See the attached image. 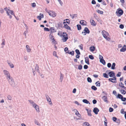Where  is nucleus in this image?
<instances>
[{
	"instance_id": "obj_18",
	"label": "nucleus",
	"mask_w": 126,
	"mask_h": 126,
	"mask_svg": "<svg viewBox=\"0 0 126 126\" xmlns=\"http://www.w3.org/2000/svg\"><path fill=\"white\" fill-rule=\"evenodd\" d=\"M7 63L11 68H13L14 67V65L11 63L9 62L8 61H7Z\"/></svg>"
},
{
	"instance_id": "obj_15",
	"label": "nucleus",
	"mask_w": 126,
	"mask_h": 126,
	"mask_svg": "<svg viewBox=\"0 0 126 126\" xmlns=\"http://www.w3.org/2000/svg\"><path fill=\"white\" fill-rule=\"evenodd\" d=\"M26 48L27 52H30L31 50V49L30 48L28 45H27L26 46Z\"/></svg>"
},
{
	"instance_id": "obj_44",
	"label": "nucleus",
	"mask_w": 126,
	"mask_h": 126,
	"mask_svg": "<svg viewBox=\"0 0 126 126\" xmlns=\"http://www.w3.org/2000/svg\"><path fill=\"white\" fill-rule=\"evenodd\" d=\"M44 30L45 31L49 32V31L50 29H49L48 28H47L45 27L44 28Z\"/></svg>"
},
{
	"instance_id": "obj_35",
	"label": "nucleus",
	"mask_w": 126,
	"mask_h": 126,
	"mask_svg": "<svg viewBox=\"0 0 126 126\" xmlns=\"http://www.w3.org/2000/svg\"><path fill=\"white\" fill-rule=\"evenodd\" d=\"M39 67L38 65L37 64H36V66L35 67V70L38 72L39 73V72L38 71H39Z\"/></svg>"
},
{
	"instance_id": "obj_47",
	"label": "nucleus",
	"mask_w": 126,
	"mask_h": 126,
	"mask_svg": "<svg viewBox=\"0 0 126 126\" xmlns=\"http://www.w3.org/2000/svg\"><path fill=\"white\" fill-rule=\"evenodd\" d=\"M82 66L81 65H79L78 66V69L79 70H81L82 69Z\"/></svg>"
},
{
	"instance_id": "obj_22",
	"label": "nucleus",
	"mask_w": 126,
	"mask_h": 126,
	"mask_svg": "<svg viewBox=\"0 0 126 126\" xmlns=\"http://www.w3.org/2000/svg\"><path fill=\"white\" fill-rule=\"evenodd\" d=\"M60 81L61 82H62L63 80V75L62 74L61 72H60Z\"/></svg>"
},
{
	"instance_id": "obj_42",
	"label": "nucleus",
	"mask_w": 126,
	"mask_h": 126,
	"mask_svg": "<svg viewBox=\"0 0 126 126\" xmlns=\"http://www.w3.org/2000/svg\"><path fill=\"white\" fill-rule=\"evenodd\" d=\"M119 86L125 90H126V87H125L124 85H119Z\"/></svg>"
},
{
	"instance_id": "obj_43",
	"label": "nucleus",
	"mask_w": 126,
	"mask_h": 126,
	"mask_svg": "<svg viewBox=\"0 0 126 126\" xmlns=\"http://www.w3.org/2000/svg\"><path fill=\"white\" fill-rule=\"evenodd\" d=\"M7 99H8V100H11V99H12V97H11L10 95H8L7 96Z\"/></svg>"
},
{
	"instance_id": "obj_49",
	"label": "nucleus",
	"mask_w": 126,
	"mask_h": 126,
	"mask_svg": "<svg viewBox=\"0 0 126 126\" xmlns=\"http://www.w3.org/2000/svg\"><path fill=\"white\" fill-rule=\"evenodd\" d=\"M4 12V10L2 8H0V12L1 14L3 13Z\"/></svg>"
},
{
	"instance_id": "obj_24",
	"label": "nucleus",
	"mask_w": 126,
	"mask_h": 126,
	"mask_svg": "<svg viewBox=\"0 0 126 126\" xmlns=\"http://www.w3.org/2000/svg\"><path fill=\"white\" fill-rule=\"evenodd\" d=\"M83 102L87 104H90V103L89 102V101L86 99H84L82 100Z\"/></svg>"
},
{
	"instance_id": "obj_7",
	"label": "nucleus",
	"mask_w": 126,
	"mask_h": 126,
	"mask_svg": "<svg viewBox=\"0 0 126 126\" xmlns=\"http://www.w3.org/2000/svg\"><path fill=\"white\" fill-rule=\"evenodd\" d=\"M45 96L46 99L48 102L49 104L50 105H52V103L51 101V99L48 96L47 94H46Z\"/></svg>"
},
{
	"instance_id": "obj_39",
	"label": "nucleus",
	"mask_w": 126,
	"mask_h": 126,
	"mask_svg": "<svg viewBox=\"0 0 126 126\" xmlns=\"http://www.w3.org/2000/svg\"><path fill=\"white\" fill-rule=\"evenodd\" d=\"M87 80L88 82L91 83L92 82V80L90 77H88L87 78Z\"/></svg>"
},
{
	"instance_id": "obj_9",
	"label": "nucleus",
	"mask_w": 126,
	"mask_h": 126,
	"mask_svg": "<svg viewBox=\"0 0 126 126\" xmlns=\"http://www.w3.org/2000/svg\"><path fill=\"white\" fill-rule=\"evenodd\" d=\"M108 74L110 77H113V76H115V73L113 71H111L109 72Z\"/></svg>"
},
{
	"instance_id": "obj_17",
	"label": "nucleus",
	"mask_w": 126,
	"mask_h": 126,
	"mask_svg": "<svg viewBox=\"0 0 126 126\" xmlns=\"http://www.w3.org/2000/svg\"><path fill=\"white\" fill-rule=\"evenodd\" d=\"M83 126H91V125L88 122H85L83 123Z\"/></svg>"
},
{
	"instance_id": "obj_11",
	"label": "nucleus",
	"mask_w": 126,
	"mask_h": 126,
	"mask_svg": "<svg viewBox=\"0 0 126 126\" xmlns=\"http://www.w3.org/2000/svg\"><path fill=\"white\" fill-rule=\"evenodd\" d=\"M99 109L95 107L93 111L95 114H97L98 112L99 111Z\"/></svg>"
},
{
	"instance_id": "obj_57",
	"label": "nucleus",
	"mask_w": 126,
	"mask_h": 126,
	"mask_svg": "<svg viewBox=\"0 0 126 126\" xmlns=\"http://www.w3.org/2000/svg\"><path fill=\"white\" fill-rule=\"evenodd\" d=\"M92 102L94 104H96L97 103V101L95 99L93 100Z\"/></svg>"
},
{
	"instance_id": "obj_41",
	"label": "nucleus",
	"mask_w": 126,
	"mask_h": 126,
	"mask_svg": "<svg viewBox=\"0 0 126 126\" xmlns=\"http://www.w3.org/2000/svg\"><path fill=\"white\" fill-rule=\"evenodd\" d=\"M89 58L91 60H93L94 59V57L92 55H90L89 56Z\"/></svg>"
},
{
	"instance_id": "obj_20",
	"label": "nucleus",
	"mask_w": 126,
	"mask_h": 126,
	"mask_svg": "<svg viewBox=\"0 0 126 126\" xmlns=\"http://www.w3.org/2000/svg\"><path fill=\"white\" fill-rule=\"evenodd\" d=\"M95 48V47L93 46H92L90 48V50L91 51H94V50Z\"/></svg>"
},
{
	"instance_id": "obj_6",
	"label": "nucleus",
	"mask_w": 126,
	"mask_h": 126,
	"mask_svg": "<svg viewBox=\"0 0 126 126\" xmlns=\"http://www.w3.org/2000/svg\"><path fill=\"white\" fill-rule=\"evenodd\" d=\"M48 13L50 16L53 17H55L56 16V14L53 11H50L48 12Z\"/></svg>"
},
{
	"instance_id": "obj_60",
	"label": "nucleus",
	"mask_w": 126,
	"mask_h": 126,
	"mask_svg": "<svg viewBox=\"0 0 126 126\" xmlns=\"http://www.w3.org/2000/svg\"><path fill=\"white\" fill-rule=\"evenodd\" d=\"M107 66L108 68H110L111 66V63H108L107 64Z\"/></svg>"
},
{
	"instance_id": "obj_54",
	"label": "nucleus",
	"mask_w": 126,
	"mask_h": 126,
	"mask_svg": "<svg viewBox=\"0 0 126 126\" xmlns=\"http://www.w3.org/2000/svg\"><path fill=\"white\" fill-rule=\"evenodd\" d=\"M91 3L92 4H96V2L94 0H92L91 2Z\"/></svg>"
},
{
	"instance_id": "obj_25",
	"label": "nucleus",
	"mask_w": 126,
	"mask_h": 126,
	"mask_svg": "<svg viewBox=\"0 0 126 126\" xmlns=\"http://www.w3.org/2000/svg\"><path fill=\"white\" fill-rule=\"evenodd\" d=\"M119 91L121 92V94H125L126 93V91L124 90L121 89Z\"/></svg>"
},
{
	"instance_id": "obj_21",
	"label": "nucleus",
	"mask_w": 126,
	"mask_h": 126,
	"mask_svg": "<svg viewBox=\"0 0 126 126\" xmlns=\"http://www.w3.org/2000/svg\"><path fill=\"white\" fill-rule=\"evenodd\" d=\"M123 96L121 94H118L116 96V98L121 99L123 98Z\"/></svg>"
},
{
	"instance_id": "obj_61",
	"label": "nucleus",
	"mask_w": 126,
	"mask_h": 126,
	"mask_svg": "<svg viewBox=\"0 0 126 126\" xmlns=\"http://www.w3.org/2000/svg\"><path fill=\"white\" fill-rule=\"evenodd\" d=\"M121 100L122 101H125L126 100V98L124 97L123 96V98L121 99Z\"/></svg>"
},
{
	"instance_id": "obj_27",
	"label": "nucleus",
	"mask_w": 126,
	"mask_h": 126,
	"mask_svg": "<svg viewBox=\"0 0 126 126\" xmlns=\"http://www.w3.org/2000/svg\"><path fill=\"white\" fill-rule=\"evenodd\" d=\"M50 30L51 31V32L53 33V32H55L56 31L54 27H51L50 28Z\"/></svg>"
},
{
	"instance_id": "obj_34",
	"label": "nucleus",
	"mask_w": 126,
	"mask_h": 126,
	"mask_svg": "<svg viewBox=\"0 0 126 126\" xmlns=\"http://www.w3.org/2000/svg\"><path fill=\"white\" fill-rule=\"evenodd\" d=\"M75 51L76 53L78 55H80V53L79 51V50L78 49H76L75 50Z\"/></svg>"
},
{
	"instance_id": "obj_51",
	"label": "nucleus",
	"mask_w": 126,
	"mask_h": 126,
	"mask_svg": "<svg viewBox=\"0 0 126 126\" xmlns=\"http://www.w3.org/2000/svg\"><path fill=\"white\" fill-rule=\"evenodd\" d=\"M117 119V118L115 117H113L112 118V120L114 122L116 121Z\"/></svg>"
},
{
	"instance_id": "obj_59",
	"label": "nucleus",
	"mask_w": 126,
	"mask_h": 126,
	"mask_svg": "<svg viewBox=\"0 0 126 126\" xmlns=\"http://www.w3.org/2000/svg\"><path fill=\"white\" fill-rule=\"evenodd\" d=\"M115 122L119 124L120 123V120L119 119H117V120H116V121Z\"/></svg>"
},
{
	"instance_id": "obj_46",
	"label": "nucleus",
	"mask_w": 126,
	"mask_h": 126,
	"mask_svg": "<svg viewBox=\"0 0 126 126\" xmlns=\"http://www.w3.org/2000/svg\"><path fill=\"white\" fill-rule=\"evenodd\" d=\"M79 47L80 48V49L81 50H83V45L81 44L79 46Z\"/></svg>"
},
{
	"instance_id": "obj_5",
	"label": "nucleus",
	"mask_w": 126,
	"mask_h": 126,
	"mask_svg": "<svg viewBox=\"0 0 126 126\" xmlns=\"http://www.w3.org/2000/svg\"><path fill=\"white\" fill-rule=\"evenodd\" d=\"M63 36L64 38V39L63 41V42H65L68 39V34L66 32L63 33Z\"/></svg>"
},
{
	"instance_id": "obj_33",
	"label": "nucleus",
	"mask_w": 126,
	"mask_h": 126,
	"mask_svg": "<svg viewBox=\"0 0 126 126\" xmlns=\"http://www.w3.org/2000/svg\"><path fill=\"white\" fill-rule=\"evenodd\" d=\"M96 11L98 13H99L101 14H103V11H100L99 10H96Z\"/></svg>"
},
{
	"instance_id": "obj_29",
	"label": "nucleus",
	"mask_w": 126,
	"mask_h": 126,
	"mask_svg": "<svg viewBox=\"0 0 126 126\" xmlns=\"http://www.w3.org/2000/svg\"><path fill=\"white\" fill-rule=\"evenodd\" d=\"M77 27L78 30H80L81 29V26L79 24H78L77 25Z\"/></svg>"
},
{
	"instance_id": "obj_8",
	"label": "nucleus",
	"mask_w": 126,
	"mask_h": 126,
	"mask_svg": "<svg viewBox=\"0 0 126 126\" xmlns=\"http://www.w3.org/2000/svg\"><path fill=\"white\" fill-rule=\"evenodd\" d=\"M102 34L103 37L105 38L107 37L108 35H109V33L105 31H103L102 32Z\"/></svg>"
},
{
	"instance_id": "obj_32",
	"label": "nucleus",
	"mask_w": 126,
	"mask_h": 126,
	"mask_svg": "<svg viewBox=\"0 0 126 126\" xmlns=\"http://www.w3.org/2000/svg\"><path fill=\"white\" fill-rule=\"evenodd\" d=\"M92 111V110H89L87 112L88 115V116H92V115L91 113Z\"/></svg>"
},
{
	"instance_id": "obj_55",
	"label": "nucleus",
	"mask_w": 126,
	"mask_h": 126,
	"mask_svg": "<svg viewBox=\"0 0 126 126\" xmlns=\"http://www.w3.org/2000/svg\"><path fill=\"white\" fill-rule=\"evenodd\" d=\"M53 55L54 56H55V57L57 56L56 52L55 51H53Z\"/></svg>"
},
{
	"instance_id": "obj_13",
	"label": "nucleus",
	"mask_w": 126,
	"mask_h": 126,
	"mask_svg": "<svg viewBox=\"0 0 126 126\" xmlns=\"http://www.w3.org/2000/svg\"><path fill=\"white\" fill-rule=\"evenodd\" d=\"M63 27L67 30H69L70 31L71 30V28L69 26H68L67 24H64V26Z\"/></svg>"
},
{
	"instance_id": "obj_16",
	"label": "nucleus",
	"mask_w": 126,
	"mask_h": 126,
	"mask_svg": "<svg viewBox=\"0 0 126 126\" xmlns=\"http://www.w3.org/2000/svg\"><path fill=\"white\" fill-rule=\"evenodd\" d=\"M85 62L87 64H90V63L89 61V58L87 57L85 58Z\"/></svg>"
},
{
	"instance_id": "obj_63",
	"label": "nucleus",
	"mask_w": 126,
	"mask_h": 126,
	"mask_svg": "<svg viewBox=\"0 0 126 126\" xmlns=\"http://www.w3.org/2000/svg\"><path fill=\"white\" fill-rule=\"evenodd\" d=\"M10 12H11V14L12 15L15 16L14 13V12L13 10L10 11Z\"/></svg>"
},
{
	"instance_id": "obj_31",
	"label": "nucleus",
	"mask_w": 126,
	"mask_h": 126,
	"mask_svg": "<svg viewBox=\"0 0 126 126\" xmlns=\"http://www.w3.org/2000/svg\"><path fill=\"white\" fill-rule=\"evenodd\" d=\"M108 80L109 81H111L112 82V83H116L117 82V81H112V80H114L113 78H109L108 79Z\"/></svg>"
},
{
	"instance_id": "obj_50",
	"label": "nucleus",
	"mask_w": 126,
	"mask_h": 126,
	"mask_svg": "<svg viewBox=\"0 0 126 126\" xmlns=\"http://www.w3.org/2000/svg\"><path fill=\"white\" fill-rule=\"evenodd\" d=\"M113 108L111 107H110L109 109V111L110 112H111L113 111Z\"/></svg>"
},
{
	"instance_id": "obj_52",
	"label": "nucleus",
	"mask_w": 126,
	"mask_h": 126,
	"mask_svg": "<svg viewBox=\"0 0 126 126\" xmlns=\"http://www.w3.org/2000/svg\"><path fill=\"white\" fill-rule=\"evenodd\" d=\"M123 109H121V111H120V112L121 113L123 114H124L125 113V111Z\"/></svg>"
},
{
	"instance_id": "obj_3",
	"label": "nucleus",
	"mask_w": 126,
	"mask_h": 126,
	"mask_svg": "<svg viewBox=\"0 0 126 126\" xmlns=\"http://www.w3.org/2000/svg\"><path fill=\"white\" fill-rule=\"evenodd\" d=\"M3 71L4 75H5L7 79L12 77L10 76V74L9 72L8 71L5 70H4Z\"/></svg>"
},
{
	"instance_id": "obj_1",
	"label": "nucleus",
	"mask_w": 126,
	"mask_h": 126,
	"mask_svg": "<svg viewBox=\"0 0 126 126\" xmlns=\"http://www.w3.org/2000/svg\"><path fill=\"white\" fill-rule=\"evenodd\" d=\"M9 84L13 87H15V83L14 80L12 77L7 79Z\"/></svg>"
},
{
	"instance_id": "obj_23",
	"label": "nucleus",
	"mask_w": 126,
	"mask_h": 126,
	"mask_svg": "<svg viewBox=\"0 0 126 126\" xmlns=\"http://www.w3.org/2000/svg\"><path fill=\"white\" fill-rule=\"evenodd\" d=\"M100 62L104 65H105L106 62L103 59H101L100 60Z\"/></svg>"
},
{
	"instance_id": "obj_14",
	"label": "nucleus",
	"mask_w": 126,
	"mask_h": 126,
	"mask_svg": "<svg viewBox=\"0 0 126 126\" xmlns=\"http://www.w3.org/2000/svg\"><path fill=\"white\" fill-rule=\"evenodd\" d=\"M102 98L104 102H106L107 103H108V101L107 100V96L104 95L102 97Z\"/></svg>"
},
{
	"instance_id": "obj_26",
	"label": "nucleus",
	"mask_w": 126,
	"mask_h": 126,
	"mask_svg": "<svg viewBox=\"0 0 126 126\" xmlns=\"http://www.w3.org/2000/svg\"><path fill=\"white\" fill-rule=\"evenodd\" d=\"M91 20L92 21H91V20L90 21L91 25L93 26H96V24L95 23H94L95 22V21L93 20Z\"/></svg>"
},
{
	"instance_id": "obj_2",
	"label": "nucleus",
	"mask_w": 126,
	"mask_h": 126,
	"mask_svg": "<svg viewBox=\"0 0 126 126\" xmlns=\"http://www.w3.org/2000/svg\"><path fill=\"white\" fill-rule=\"evenodd\" d=\"M124 13L123 11L120 8H119L117 9L116 12L117 16L119 17L120 16L122 15Z\"/></svg>"
},
{
	"instance_id": "obj_12",
	"label": "nucleus",
	"mask_w": 126,
	"mask_h": 126,
	"mask_svg": "<svg viewBox=\"0 0 126 126\" xmlns=\"http://www.w3.org/2000/svg\"><path fill=\"white\" fill-rule=\"evenodd\" d=\"M33 107L35 108L37 112H39L40 111L39 106L38 105L36 104V105H35Z\"/></svg>"
},
{
	"instance_id": "obj_10",
	"label": "nucleus",
	"mask_w": 126,
	"mask_h": 126,
	"mask_svg": "<svg viewBox=\"0 0 126 126\" xmlns=\"http://www.w3.org/2000/svg\"><path fill=\"white\" fill-rule=\"evenodd\" d=\"M80 23L82 25L86 26L87 25V22H86L83 20H81L80 21Z\"/></svg>"
},
{
	"instance_id": "obj_64",
	"label": "nucleus",
	"mask_w": 126,
	"mask_h": 126,
	"mask_svg": "<svg viewBox=\"0 0 126 126\" xmlns=\"http://www.w3.org/2000/svg\"><path fill=\"white\" fill-rule=\"evenodd\" d=\"M113 94L115 95H116L117 94V92L115 90H114L113 92Z\"/></svg>"
},
{
	"instance_id": "obj_58",
	"label": "nucleus",
	"mask_w": 126,
	"mask_h": 126,
	"mask_svg": "<svg viewBox=\"0 0 126 126\" xmlns=\"http://www.w3.org/2000/svg\"><path fill=\"white\" fill-rule=\"evenodd\" d=\"M32 6L33 7H34L36 6V4L35 3H32Z\"/></svg>"
},
{
	"instance_id": "obj_62",
	"label": "nucleus",
	"mask_w": 126,
	"mask_h": 126,
	"mask_svg": "<svg viewBox=\"0 0 126 126\" xmlns=\"http://www.w3.org/2000/svg\"><path fill=\"white\" fill-rule=\"evenodd\" d=\"M77 17V14H75L73 15H72V18L73 19L74 17Z\"/></svg>"
},
{
	"instance_id": "obj_19",
	"label": "nucleus",
	"mask_w": 126,
	"mask_h": 126,
	"mask_svg": "<svg viewBox=\"0 0 126 126\" xmlns=\"http://www.w3.org/2000/svg\"><path fill=\"white\" fill-rule=\"evenodd\" d=\"M66 53H68V54H70L72 56H73L74 54V52L73 50H72V51L71 52L69 51H68L66 52Z\"/></svg>"
},
{
	"instance_id": "obj_45",
	"label": "nucleus",
	"mask_w": 126,
	"mask_h": 126,
	"mask_svg": "<svg viewBox=\"0 0 126 126\" xmlns=\"http://www.w3.org/2000/svg\"><path fill=\"white\" fill-rule=\"evenodd\" d=\"M124 27V25L123 24H120L119 26V27L121 29H123Z\"/></svg>"
},
{
	"instance_id": "obj_48",
	"label": "nucleus",
	"mask_w": 126,
	"mask_h": 126,
	"mask_svg": "<svg viewBox=\"0 0 126 126\" xmlns=\"http://www.w3.org/2000/svg\"><path fill=\"white\" fill-rule=\"evenodd\" d=\"M121 72H119L116 75V76L117 77H120L121 76Z\"/></svg>"
},
{
	"instance_id": "obj_4",
	"label": "nucleus",
	"mask_w": 126,
	"mask_h": 126,
	"mask_svg": "<svg viewBox=\"0 0 126 126\" xmlns=\"http://www.w3.org/2000/svg\"><path fill=\"white\" fill-rule=\"evenodd\" d=\"M83 32H82V33L83 35H85L86 34H89L90 31L88 28L87 27H85L83 30Z\"/></svg>"
},
{
	"instance_id": "obj_37",
	"label": "nucleus",
	"mask_w": 126,
	"mask_h": 126,
	"mask_svg": "<svg viewBox=\"0 0 126 126\" xmlns=\"http://www.w3.org/2000/svg\"><path fill=\"white\" fill-rule=\"evenodd\" d=\"M103 77L106 78H108L109 77L108 75L106 73H104L103 74Z\"/></svg>"
},
{
	"instance_id": "obj_28",
	"label": "nucleus",
	"mask_w": 126,
	"mask_h": 126,
	"mask_svg": "<svg viewBox=\"0 0 126 126\" xmlns=\"http://www.w3.org/2000/svg\"><path fill=\"white\" fill-rule=\"evenodd\" d=\"M29 102L31 104H32V105L33 107H34L35 105H36V104H35L34 102L32 100H28Z\"/></svg>"
},
{
	"instance_id": "obj_30",
	"label": "nucleus",
	"mask_w": 126,
	"mask_h": 126,
	"mask_svg": "<svg viewBox=\"0 0 126 126\" xmlns=\"http://www.w3.org/2000/svg\"><path fill=\"white\" fill-rule=\"evenodd\" d=\"M115 63H113L111 66V69H115Z\"/></svg>"
},
{
	"instance_id": "obj_53",
	"label": "nucleus",
	"mask_w": 126,
	"mask_h": 126,
	"mask_svg": "<svg viewBox=\"0 0 126 126\" xmlns=\"http://www.w3.org/2000/svg\"><path fill=\"white\" fill-rule=\"evenodd\" d=\"M83 67L84 69H86L88 68V66L87 65H85Z\"/></svg>"
},
{
	"instance_id": "obj_40",
	"label": "nucleus",
	"mask_w": 126,
	"mask_h": 126,
	"mask_svg": "<svg viewBox=\"0 0 126 126\" xmlns=\"http://www.w3.org/2000/svg\"><path fill=\"white\" fill-rule=\"evenodd\" d=\"M95 84L96 85V86H98L99 87H100V82H99V81H98L96 82Z\"/></svg>"
},
{
	"instance_id": "obj_56",
	"label": "nucleus",
	"mask_w": 126,
	"mask_h": 126,
	"mask_svg": "<svg viewBox=\"0 0 126 126\" xmlns=\"http://www.w3.org/2000/svg\"><path fill=\"white\" fill-rule=\"evenodd\" d=\"M102 4L104 5H106V3L105 1L104 0H102Z\"/></svg>"
},
{
	"instance_id": "obj_36",
	"label": "nucleus",
	"mask_w": 126,
	"mask_h": 126,
	"mask_svg": "<svg viewBox=\"0 0 126 126\" xmlns=\"http://www.w3.org/2000/svg\"><path fill=\"white\" fill-rule=\"evenodd\" d=\"M91 89L94 91L97 90V88L94 86H92L91 87Z\"/></svg>"
},
{
	"instance_id": "obj_38",
	"label": "nucleus",
	"mask_w": 126,
	"mask_h": 126,
	"mask_svg": "<svg viewBox=\"0 0 126 126\" xmlns=\"http://www.w3.org/2000/svg\"><path fill=\"white\" fill-rule=\"evenodd\" d=\"M126 50V49L124 47H122L120 49V51L122 52H124Z\"/></svg>"
}]
</instances>
